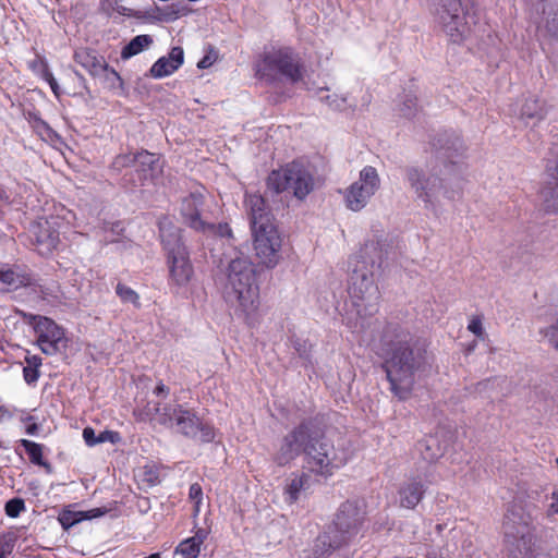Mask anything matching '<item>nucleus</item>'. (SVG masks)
<instances>
[{
  "label": "nucleus",
  "instance_id": "nucleus-36",
  "mask_svg": "<svg viewBox=\"0 0 558 558\" xmlns=\"http://www.w3.org/2000/svg\"><path fill=\"white\" fill-rule=\"evenodd\" d=\"M468 330L472 332L480 340H485L486 332L481 316L473 315L469 318Z\"/></svg>",
  "mask_w": 558,
  "mask_h": 558
},
{
  "label": "nucleus",
  "instance_id": "nucleus-11",
  "mask_svg": "<svg viewBox=\"0 0 558 558\" xmlns=\"http://www.w3.org/2000/svg\"><path fill=\"white\" fill-rule=\"evenodd\" d=\"M255 259L262 268L272 269L281 260L282 236L274 222L251 228Z\"/></svg>",
  "mask_w": 558,
  "mask_h": 558
},
{
  "label": "nucleus",
  "instance_id": "nucleus-54",
  "mask_svg": "<svg viewBox=\"0 0 558 558\" xmlns=\"http://www.w3.org/2000/svg\"><path fill=\"white\" fill-rule=\"evenodd\" d=\"M35 429H36V425H32V426H29V427L27 428V433H28V434H33Z\"/></svg>",
  "mask_w": 558,
  "mask_h": 558
},
{
  "label": "nucleus",
  "instance_id": "nucleus-6",
  "mask_svg": "<svg viewBox=\"0 0 558 558\" xmlns=\"http://www.w3.org/2000/svg\"><path fill=\"white\" fill-rule=\"evenodd\" d=\"M159 231L161 242L167 251L170 283L185 287L194 276V268L189 252L181 241L180 230L168 218H162L159 221Z\"/></svg>",
  "mask_w": 558,
  "mask_h": 558
},
{
  "label": "nucleus",
  "instance_id": "nucleus-20",
  "mask_svg": "<svg viewBox=\"0 0 558 558\" xmlns=\"http://www.w3.org/2000/svg\"><path fill=\"white\" fill-rule=\"evenodd\" d=\"M184 62V51L181 47H173L168 56L160 57L150 68L154 78H163L173 74Z\"/></svg>",
  "mask_w": 558,
  "mask_h": 558
},
{
  "label": "nucleus",
  "instance_id": "nucleus-7",
  "mask_svg": "<svg viewBox=\"0 0 558 558\" xmlns=\"http://www.w3.org/2000/svg\"><path fill=\"white\" fill-rule=\"evenodd\" d=\"M256 75L267 82L286 78L296 83L303 77L299 56L289 47L266 48L255 62Z\"/></svg>",
  "mask_w": 558,
  "mask_h": 558
},
{
  "label": "nucleus",
  "instance_id": "nucleus-49",
  "mask_svg": "<svg viewBox=\"0 0 558 558\" xmlns=\"http://www.w3.org/2000/svg\"><path fill=\"white\" fill-rule=\"evenodd\" d=\"M131 165H134V159H133V156H131V155H120L113 161V166L117 169H121L123 167H129Z\"/></svg>",
  "mask_w": 558,
  "mask_h": 558
},
{
  "label": "nucleus",
  "instance_id": "nucleus-37",
  "mask_svg": "<svg viewBox=\"0 0 558 558\" xmlns=\"http://www.w3.org/2000/svg\"><path fill=\"white\" fill-rule=\"evenodd\" d=\"M190 499L194 502L193 517H197L201 511V504L203 498V490L199 484L194 483L190 487L189 492Z\"/></svg>",
  "mask_w": 558,
  "mask_h": 558
},
{
  "label": "nucleus",
  "instance_id": "nucleus-17",
  "mask_svg": "<svg viewBox=\"0 0 558 558\" xmlns=\"http://www.w3.org/2000/svg\"><path fill=\"white\" fill-rule=\"evenodd\" d=\"M310 429L306 424H301L286 435L275 456V461L279 465H287L293 461L312 441Z\"/></svg>",
  "mask_w": 558,
  "mask_h": 558
},
{
  "label": "nucleus",
  "instance_id": "nucleus-42",
  "mask_svg": "<svg viewBox=\"0 0 558 558\" xmlns=\"http://www.w3.org/2000/svg\"><path fill=\"white\" fill-rule=\"evenodd\" d=\"M14 547V541L9 535L0 536V558H7L10 555Z\"/></svg>",
  "mask_w": 558,
  "mask_h": 558
},
{
  "label": "nucleus",
  "instance_id": "nucleus-28",
  "mask_svg": "<svg viewBox=\"0 0 558 558\" xmlns=\"http://www.w3.org/2000/svg\"><path fill=\"white\" fill-rule=\"evenodd\" d=\"M153 38L149 35L135 36L121 51L122 59H130L153 44Z\"/></svg>",
  "mask_w": 558,
  "mask_h": 558
},
{
  "label": "nucleus",
  "instance_id": "nucleus-15",
  "mask_svg": "<svg viewBox=\"0 0 558 558\" xmlns=\"http://www.w3.org/2000/svg\"><path fill=\"white\" fill-rule=\"evenodd\" d=\"M34 330L37 345L46 355H54L68 345L64 329L48 317L34 316Z\"/></svg>",
  "mask_w": 558,
  "mask_h": 558
},
{
  "label": "nucleus",
  "instance_id": "nucleus-3",
  "mask_svg": "<svg viewBox=\"0 0 558 558\" xmlns=\"http://www.w3.org/2000/svg\"><path fill=\"white\" fill-rule=\"evenodd\" d=\"M387 255L386 244L379 240L368 241L350 258L348 293L359 315L372 314L380 293L374 280V269Z\"/></svg>",
  "mask_w": 558,
  "mask_h": 558
},
{
  "label": "nucleus",
  "instance_id": "nucleus-31",
  "mask_svg": "<svg viewBox=\"0 0 558 558\" xmlns=\"http://www.w3.org/2000/svg\"><path fill=\"white\" fill-rule=\"evenodd\" d=\"M545 162L546 174L558 184V145L549 149Z\"/></svg>",
  "mask_w": 558,
  "mask_h": 558
},
{
  "label": "nucleus",
  "instance_id": "nucleus-43",
  "mask_svg": "<svg viewBox=\"0 0 558 558\" xmlns=\"http://www.w3.org/2000/svg\"><path fill=\"white\" fill-rule=\"evenodd\" d=\"M40 376V372L38 368L32 367L29 365H25L23 368V377L24 380L28 384H35Z\"/></svg>",
  "mask_w": 558,
  "mask_h": 558
},
{
  "label": "nucleus",
  "instance_id": "nucleus-23",
  "mask_svg": "<svg viewBox=\"0 0 558 558\" xmlns=\"http://www.w3.org/2000/svg\"><path fill=\"white\" fill-rule=\"evenodd\" d=\"M245 204L250 215L251 228H254L257 225L274 222L269 213L266 211L265 201L260 195H247Z\"/></svg>",
  "mask_w": 558,
  "mask_h": 558
},
{
  "label": "nucleus",
  "instance_id": "nucleus-1",
  "mask_svg": "<svg viewBox=\"0 0 558 558\" xmlns=\"http://www.w3.org/2000/svg\"><path fill=\"white\" fill-rule=\"evenodd\" d=\"M381 356L391 392L402 401L411 398L415 384L433 369V356L426 344L408 331H398L387 339Z\"/></svg>",
  "mask_w": 558,
  "mask_h": 558
},
{
  "label": "nucleus",
  "instance_id": "nucleus-21",
  "mask_svg": "<svg viewBox=\"0 0 558 558\" xmlns=\"http://www.w3.org/2000/svg\"><path fill=\"white\" fill-rule=\"evenodd\" d=\"M311 488V475L307 472L293 473L287 480L283 488L286 502L292 505L300 498L301 493Z\"/></svg>",
  "mask_w": 558,
  "mask_h": 558
},
{
  "label": "nucleus",
  "instance_id": "nucleus-16",
  "mask_svg": "<svg viewBox=\"0 0 558 558\" xmlns=\"http://www.w3.org/2000/svg\"><path fill=\"white\" fill-rule=\"evenodd\" d=\"M59 221L51 217L39 218L29 228V236L35 250L43 256L50 255L59 245Z\"/></svg>",
  "mask_w": 558,
  "mask_h": 558
},
{
  "label": "nucleus",
  "instance_id": "nucleus-51",
  "mask_svg": "<svg viewBox=\"0 0 558 558\" xmlns=\"http://www.w3.org/2000/svg\"><path fill=\"white\" fill-rule=\"evenodd\" d=\"M25 363L26 365H29L35 368H40L43 364V359L39 355H26L25 356Z\"/></svg>",
  "mask_w": 558,
  "mask_h": 558
},
{
  "label": "nucleus",
  "instance_id": "nucleus-34",
  "mask_svg": "<svg viewBox=\"0 0 558 558\" xmlns=\"http://www.w3.org/2000/svg\"><path fill=\"white\" fill-rule=\"evenodd\" d=\"M116 293L119 295L122 302L131 303L136 307L141 306L140 295L132 288L122 283H118L116 287Z\"/></svg>",
  "mask_w": 558,
  "mask_h": 558
},
{
  "label": "nucleus",
  "instance_id": "nucleus-55",
  "mask_svg": "<svg viewBox=\"0 0 558 558\" xmlns=\"http://www.w3.org/2000/svg\"><path fill=\"white\" fill-rule=\"evenodd\" d=\"M146 558H161V557H160V554L156 553V554H151L150 556H148Z\"/></svg>",
  "mask_w": 558,
  "mask_h": 558
},
{
  "label": "nucleus",
  "instance_id": "nucleus-8",
  "mask_svg": "<svg viewBox=\"0 0 558 558\" xmlns=\"http://www.w3.org/2000/svg\"><path fill=\"white\" fill-rule=\"evenodd\" d=\"M154 418L157 423L177 428V432L201 442H210L215 438V429L203 424L191 411L178 403H158L155 407Z\"/></svg>",
  "mask_w": 558,
  "mask_h": 558
},
{
  "label": "nucleus",
  "instance_id": "nucleus-38",
  "mask_svg": "<svg viewBox=\"0 0 558 558\" xmlns=\"http://www.w3.org/2000/svg\"><path fill=\"white\" fill-rule=\"evenodd\" d=\"M28 68L43 80L50 73L47 61L39 56L28 62Z\"/></svg>",
  "mask_w": 558,
  "mask_h": 558
},
{
  "label": "nucleus",
  "instance_id": "nucleus-41",
  "mask_svg": "<svg viewBox=\"0 0 558 558\" xmlns=\"http://www.w3.org/2000/svg\"><path fill=\"white\" fill-rule=\"evenodd\" d=\"M104 513H105V511L101 510L100 508H94V509H90L87 511H78L75 513V518L72 520L71 524H73L75 522L83 521V520H90V519L99 518Z\"/></svg>",
  "mask_w": 558,
  "mask_h": 558
},
{
  "label": "nucleus",
  "instance_id": "nucleus-47",
  "mask_svg": "<svg viewBox=\"0 0 558 558\" xmlns=\"http://www.w3.org/2000/svg\"><path fill=\"white\" fill-rule=\"evenodd\" d=\"M209 535V529L207 527H196L194 531V535L191 538L201 547L203 543L207 539Z\"/></svg>",
  "mask_w": 558,
  "mask_h": 558
},
{
  "label": "nucleus",
  "instance_id": "nucleus-22",
  "mask_svg": "<svg viewBox=\"0 0 558 558\" xmlns=\"http://www.w3.org/2000/svg\"><path fill=\"white\" fill-rule=\"evenodd\" d=\"M425 493V484L418 478L405 482L400 490V505L407 509L415 508L422 500Z\"/></svg>",
  "mask_w": 558,
  "mask_h": 558
},
{
  "label": "nucleus",
  "instance_id": "nucleus-53",
  "mask_svg": "<svg viewBox=\"0 0 558 558\" xmlns=\"http://www.w3.org/2000/svg\"><path fill=\"white\" fill-rule=\"evenodd\" d=\"M551 499V508L558 513V489L553 493Z\"/></svg>",
  "mask_w": 558,
  "mask_h": 558
},
{
  "label": "nucleus",
  "instance_id": "nucleus-25",
  "mask_svg": "<svg viewBox=\"0 0 558 558\" xmlns=\"http://www.w3.org/2000/svg\"><path fill=\"white\" fill-rule=\"evenodd\" d=\"M134 166L144 180H154L160 171L158 158L149 151H141L133 156Z\"/></svg>",
  "mask_w": 558,
  "mask_h": 558
},
{
  "label": "nucleus",
  "instance_id": "nucleus-14",
  "mask_svg": "<svg viewBox=\"0 0 558 558\" xmlns=\"http://www.w3.org/2000/svg\"><path fill=\"white\" fill-rule=\"evenodd\" d=\"M504 529L508 557L532 558L534 536L529 522H517L514 514L508 515Z\"/></svg>",
  "mask_w": 558,
  "mask_h": 558
},
{
  "label": "nucleus",
  "instance_id": "nucleus-10",
  "mask_svg": "<svg viewBox=\"0 0 558 558\" xmlns=\"http://www.w3.org/2000/svg\"><path fill=\"white\" fill-rule=\"evenodd\" d=\"M268 186L277 193L291 192L294 197L303 201L314 190L315 181L302 163L291 162L269 174Z\"/></svg>",
  "mask_w": 558,
  "mask_h": 558
},
{
  "label": "nucleus",
  "instance_id": "nucleus-13",
  "mask_svg": "<svg viewBox=\"0 0 558 558\" xmlns=\"http://www.w3.org/2000/svg\"><path fill=\"white\" fill-rule=\"evenodd\" d=\"M380 187V178L376 168L365 166L359 179L350 184L343 192L345 207L354 213L364 209Z\"/></svg>",
  "mask_w": 558,
  "mask_h": 558
},
{
  "label": "nucleus",
  "instance_id": "nucleus-4",
  "mask_svg": "<svg viewBox=\"0 0 558 558\" xmlns=\"http://www.w3.org/2000/svg\"><path fill=\"white\" fill-rule=\"evenodd\" d=\"M432 5L438 24L452 43L468 38L477 23L475 0H433Z\"/></svg>",
  "mask_w": 558,
  "mask_h": 558
},
{
  "label": "nucleus",
  "instance_id": "nucleus-57",
  "mask_svg": "<svg viewBox=\"0 0 558 558\" xmlns=\"http://www.w3.org/2000/svg\"><path fill=\"white\" fill-rule=\"evenodd\" d=\"M411 112L410 111H404V116H410Z\"/></svg>",
  "mask_w": 558,
  "mask_h": 558
},
{
  "label": "nucleus",
  "instance_id": "nucleus-35",
  "mask_svg": "<svg viewBox=\"0 0 558 558\" xmlns=\"http://www.w3.org/2000/svg\"><path fill=\"white\" fill-rule=\"evenodd\" d=\"M543 339L556 351H558V319L549 326L539 329Z\"/></svg>",
  "mask_w": 558,
  "mask_h": 558
},
{
  "label": "nucleus",
  "instance_id": "nucleus-2",
  "mask_svg": "<svg viewBox=\"0 0 558 558\" xmlns=\"http://www.w3.org/2000/svg\"><path fill=\"white\" fill-rule=\"evenodd\" d=\"M222 298L231 314L247 325L257 320L259 287L250 258L243 254L232 257L221 279Z\"/></svg>",
  "mask_w": 558,
  "mask_h": 558
},
{
  "label": "nucleus",
  "instance_id": "nucleus-24",
  "mask_svg": "<svg viewBox=\"0 0 558 558\" xmlns=\"http://www.w3.org/2000/svg\"><path fill=\"white\" fill-rule=\"evenodd\" d=\"M31 283L27 274L0 265V291H15Z\"/></svg>",
  "mask_w": 558,
  "mask_h": 558
},
{
  "label": "nucleus",
  "instance_id": "nucleus-5",
  "mask_svg": "<svg viewBox=\"0 0 558 558\" xmlns=\"http://www.w3.org/2000/svg\"><path fill=\"white\" fill-rule=\"evenodd\" d=\"M355 505L353 501L341 505L332 523L316 538V554L329 555L349 544L357 535L362 518Z\"/></svg>",
  "mask_w": 558,
  "mask_h": 558
},
{
  "label": "nucleus",
  "instance_id": "nucleus-56",
  "mask_svg": "<svg viewBox=\"0 0 558 558\" xmlns=\"http://www.w3.org/2000/svg\"><path fill=\"white\" fill-rule=\"evenodd\" d=\"M475 347H476V342H473V343L470 345L469 350H470V351H472V350H474V349H475Z\"/></svg>",
  "mask_w": 558,
  "mask_h": 558
},
{
  "label": "nucleus",
  "instance_id": "nucleus-26",
  "mask_svg": "<svg viewBox=\"0 0 558 558\" xmlns=\"http://www.w3.org/2000/svg\"><path fill=\"white\" fill-rule=\"evenodd\" d=\"M520 119L525 125L535 126L542 119V108L536 99H526L520 108Z\"/></svg>",
  "mask_w": 558,
  "mask_h": 558
},
{
  "label": "nucleus",
  "instance_id": "nucleus-18",
  "mask_svg": "<svg viewBox=\"0 0 558 558\" xmlns=\"http://www.w3.org/2000/svg\"><path fill=\"white\" fill-rule=\"evenodd\" d=\"M204 202V193L196 190L182 199L181 216L184 222L198 232H206L214 229L210 222L202 217V206Z\"/></svg>",
  "mask_w": 558,
  "mask_h": 558
},
{
  "label": "nucleus",
  "instance_id": "nucleus-29",
  "mask_svg": "<svg viewBox=\"0 0 558 558\" xmlns=\"http://www.w3.org/2000/svg\"><path fill=\"white\" fill-rule=\"evenodd\" d=\"M537 35L539 38L558 37V13L550 12L543 19L537 26Z\"/></svg>",
  "mask_w": 558,
  "mask_h": 558
},
{
  "label": "nucleus",
  "instance_id": "nucleus-46",
  "mask_svg": "<svg viewBox=\"0 0 558 558\" xmlns=\"http://www.w3.org/2000/svg\"><path fill=\"white\" fill-rule=\"evenodd\" d=\"M211 226L214 227V229L207 230L205 233L218 234L221 238H230L232 235V231L227 223H220L218 226L211 223Z\"/></svg>",
  "mask_w": 558,
  "mask_h": 558
},
{
  "label": "nucleus",
  "instance_id": "nucleus-9",
  "mask_svg": "<svg viewBox=\"0 0 558 558\" xmlns=\"http://www.w3.org/2000/svg\"><path fill=\"white\" fill-rule=\"evenodd\" d=\"M305 468L308 472L323 477L331 476L344 466L349 460L348 453L335 448L324 438L312 439L304 449Z\"/></svg>",
  "mask_w": 558,
  "mask_h": 558
},
{
  "label": "nucleus",
  "instance_id": "nucleus-58",
  "mask_svg": "<svg viewBox=\"0 0 558 558\" xmlns=\"http://www.w3.org/2000/svg\"><path fill=\"white\" fill-rule=\"evenodd\" d=\"M537 558H545V557H537Z\"/></svg>",
  "mask_w": 558,
  "mask_h": 558
},
{
  "label": "nucleus",
  "instance_id": "nucleus-27",
  "mask_svg": "<svg viewBox=\"0 0 558 558\" xmlns=\"http://www.w3.org/2000/svg\"><path fill=\"white\" fill-rule=\"evenodd\" d=\"M447 444H441L437 436L427 437L422 444V454L425 460L435 461L446 452Z\"/></svg>",
  "mask_w": 558,
  "mask_h": 558
},
{
  "label": "nucleus",
  "instance_id": "nucleus-40",
  "mask_svg": "<svg viewBox=\"0 0 558 558\" xmlns=\"http://www.w3.org/2000/svg\"><path fill=\"white\" fill-rule=\"evenodd\" d=\"M322 99L326 100L328 106L335 110H341L347 106V97L337 93L322 97Z\"/></svg>",
  "mask_w": 558,
  "mask_h": 558
},
{
  "label": "nucleus",
  "instance_id": "nucleus-32",
  "mask_svg": "<svg viewBox=\"0 0 558 558\" xmlns=\"http://www.w3.org/2000/svg\"><path fill=\"white\" fill-rule=\"evenodd\" d=\"M544 208L547 213L558 214V184L543 191Z\"/></svg>",
  "mask_w": 558,
  "mask_h": 558
},
{
  "label": "nucleus",
  "instance_id": "nucleus-12",
  "mask_svg": "<svg viewBox=\"0 0 558 558\" xmlns=\"http://www.w3.org/2000/svg\"><path fill=\"white\" fill-rule=\"evenodd\" d=\"M405 177L416 198L423 202L426 208L435 210L445 189L438 173L429 169L409 167L405 170Z\"/></svg>",
  "mask_w": 558,
  "mask_h": 558
},
{
  "label": "nucleus",
  "instance_id": "nucleus-45",
  "mask_svg": "<svg viewBox=\"0 0 558 558\" xmlns=\"http://www.w3.org/2000/svg\"><path fill=\"white\" fill-rule=\"evenodd\" d=\"M218 56L216 53V51L214 49H210L208 51L207 54H205L198 62H197V68L198 69H207L209 66H211L216 60H217Z\"/></svg>",
  "mask_w": 558,
  "mask_h": 558
},
{
  "label": "nucleus",
  "instance_id": "nucleus-39",
  "mask_svg": "<svg viewBox=\"0 0 558 558\" xmlns=\"http://www.w3.org/2000/svg\"><path fill=\"white\" fill-rule=\"evenodd\" d=\"M24 509V501L19 498L11 499L5 504V513L10 518L19 517Z\"/></svg>",
  "mask_w": 558,
  "mask_h": 558
},
{
  "label": "nucleus",
  "instance_id": "nucleus-30",
  "mask_svg": "<svg viewBox=\"0 0 558 558\" xmlns=\"http://www.w3.org/2000/svg\"><path fill=\"white\" fill-rule=\"evenodd\" d=\"M199 553L201 547L191 537L180 542L174 549L175 555H181L184 558H197Z\"/></svg>",
  "mask_w": 558,
  "mask_h": 558
},
{
  "label": "nucleus",
  "instance_id": "nucleus-52",
  "mask_svg": "<svg viewBox=\"0 0 558 558\" xmlns=\"http://www.w3.org/2000/svg\"><path fill=\"white\" fill-rule=\"evenodd\" d=\"M154 393L157 396H160V395L167 396L169 393V388L166 385H163L162 383H159L156 386Z\"/></svg>",
  "mask_w": 558,
  "mask_h": 558
},
{
  "label": "nucleus",
  "instance_id": "nucleus-48",
  "mask_svg": "<svg viewBox=\"0 0 558 558\" xmlns=\"http://www.w3.org/2000/svg\"><path fill=\"white\" fill-rule=\"evenodd\" d=\"M83 438L87 446L98 445V435L96 436L95 430L92 427H85L83 429Z\"/></svg>",
  "mask_w": 558,
  "mask_h": 558
},
{
  "label": "nucleus",
  "instance_id": "nucleus-33",
  "mask_svg": "<svg viewBox=\"0 0 558 558\" xmlns=\"http://www.w3.org/2000/svg\"><path fill=\"white\" fill-rule=\"evenodd\" d=\"M21 444L25 448V450L29 457V460L33 463L38 464V465L45 464L43 461V447L39 444L34 442L32 440H27V439H22Z\"/></svg>",
  "mask_w": 558,
  "mask_h": 558
},
{
  "label": "nucleus",
  "instance_id": "nucleus-19",
  "mask_svg": "<svg viewBox=\"0 0 558 558\" xmlns=\"http://www.w3.org/2000/svg\"><path fill=\"white\" fill-rule=\"evenodd\" d=\"M74 59L78 64L86 69L90 75L98 76L105 72H108L118 81H121L118 72L113 69H110L106 60L93 50L78 49L74 53Z\"/></svg>",
  "mask_w": 558,
  "mask_h": 558
},
{
  "label": "nucleus",
  "instance_id": "nucleus-44",
  "mask_svg": "<svg viewBox=\"0 0 558 558\" xmlns=\"http://www.w3.org/2000/svg\"><path fill=\"white\" fill-rule=\"evenodd\" d=\"M121 439L118 432L114 430H102L98 435V444L111 442L117 444Z\"/></svg>",
  "mask_w": 558,
  "mask_h": 558
},
{
  "label": "nucleus",
  "instance_id": "nucleus-50",
  "mask_svg": "<svg viewBox=\"0 0 558 558\" xmlns=\"http://www.w3.org/2000/svg\"><path fill=\"white\" fill-rule=\"evenodd\" d=\"M44 81L49 84L54 96L60 97V87L51 72L44 78Z\"/></svg>",
  "mask_w": 558,
  "mask_h": 558
}]
</instances>
